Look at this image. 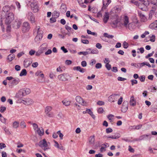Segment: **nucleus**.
I'll return each mask as SVG.
<instances>
[{"mask_svg":"<svg viewBox=\"0 0 157 157\" xmlns=\"http://www.w3.org/2000/svg\"><path fill=\"white\" fill-rule=\"evenodd\" d=\"M2 129L4 130V132H5V133L6 134L8 135H10L11 134L10 131H9V129L6 128V127H2Z\"/></svg>","mask_w":157,"mask_h":157,"instance_id":"nucleus-38","label":"nucleus"},{"mask_svg":"<svg viewBox=\"0 0 157 157\" xmlns=\"http://www.w3.org/2000/svg\"><path fill=\"white\" fill-rule=\"evenodd\" d=\"M36 132H37L38 134L40 136L43 135L44 133V129L42 128H41V129H40L39 128Z\"/></svg>","mask_w":157,"mask_h":157,"instance_id":"nucleus-34","label":"nucleus"},{"mask_svg":"<svg viewBox=\"0 0 157 157\" xmlns=\"http://www.w3.org/2000/svg\"><path fill=\"white\" fill-rule=\"evenodd\" d=\"M138 14L142 21L145 22L146 21V18L144 14L140 12H139Z\"/></svg>","mask_w":157,"mask_h":157,"instance_id":"nucleus-24","label":"nucleus"},{"mask_svg":"<svg viewBox=\"0 0 157 157\" xmlns=\"http://www.w3.org/2000/svg\"><path fill=\"white\" fill-rule=\"evenodd\" d=\"M11 12H10V7L9 6H6L3 7L2 8V14L4 15L6 14V13Z\"/></svg>","mask_w":157,"mask_h":157,"instance_id":"nucleus-9","label":"nucleus"},{"mask_svg":"<svg viewBox=\"0 0 157 157\" xmlns=\"http://www.w3.org/2000/svg\"><path fill=\"white\" fill-rule=\"evenodd\" d=\"M6 108L5 107L1 106L0 108V112L2 113L4 112L6 110Z\"/></svg>","mask_w":157,"mask_h":157,"instance_id":"nucleus-54","label":"nucleus"},{"mask_svg":"<svg viewBox=\"0 0 157 157\" xmlns=\"http://www.w3.org/2000/svg\"><path fill=\"white\" fill-rule=\"evenodd\" d=\"M151 3L152 4L157 6V0H150Z\"/></svg>","mask_w":157,"mask_h":157,"instance_id":"nucleus-64","label":"nucleus"},{"mask_svg":"<svg viewBox=\"0 0 157 157\" xmlns=\"http://www.w3.org/2000/svg\"><path fill=\"white\" fill-rule=\"evenodd\" d=\"M102 9H101V10L98 12L97 14V17H101L102 16V13H101Z\"/></svg>","mask_w":157,"mask_h":157,"instance_id":"nucleus-61","label":"nucleus"},{"mask_svg":"<svg viewBox=\"0 0 157 157\" xmlns=\"http://www.w3.org/2000/svg\"><path fill=\"white\" fill-rule=\"evenodd\" d=\"M52 17L57 18L59 16V13L56 11H55L52 13Z\"/></svg>","mask_w":157,"mask_h":157,"instance_id":"nucleus-33","label":"nucleus"},{"mask_svg":"<svg viewBox=\"0 0 157 157\" xmlns=\"http://www.w3.org/2000/svg\"><path fill=\"white\" fill-rule=\"evenodd\" d=\"M106 68L108 70H109L111 69V65L110 64H109V63H107L105 65Z\"/></svg>","mask_w":157,"mask_h":157,"instance_id":"nucleus-53","label":"nucleus"},{"mask_svg":"<svg viewBox=\"0 0 157 157\" xmlns=\"http://www.w3.org/2000/svg\"><path fill=\"white\" fill-rule=\"evenodd\" d=\"M103 35L104 37H107L108 38H112L114 37L112 35H109L107 33H105Z\"/></svg>","mask_w":157,"mask_h":157,"instance_id":"nucleus-43","label":"nucleus"},{"mask_svg":"<svg viewBox=\"0 0 157 157\" xmlns=\"http://www.w3.org/2000/svg\"><path fill=\"white\" fill-rule=\"evenodd\" d=\"M3 16L6 18L5 22L6 24H10L14 19L13 14L12 12L6 13Z\"/></svg>","mask_w":157,"mask_h":157,"instance_id":"nucleus-1","label":"nucleus"},{"mask_svg":"<svg viewBox=\"0 0 157 157\" xmlns=\"http://www.w3.org/2000/svg\"><path fill=\"white\" fill-rule=\"evenodd\" d=\"M81 42L84 44H88L89 43V42L88 41V40H83V39H81Z\"/></svg>","mask_w":157,"mask_h":157,"instance_id":"nucleus-58","label":"nucleus"},{"mask_svg":"<svg viewBox=\"0 0 157 157\" xmlns=\"http://www.w3.org/2000/svg\"><path fill=\"white\" fill-rule=\"evenodd\" d=\"M106 132L107 133H109L113 132L112 129L110 128H109L106 129Z\"/></svg>","mask_w":157,"mask_h":157,"instance_id":"nucleus-56","label":"nucleus"},{"mask_svg":"<svg viewBox=\"0 0 157 157\" xmlns=\"http://www.w3.org/2000/svg\"><path fill=\"white\" fill-rule=\"evenodd\" d=\"M43 36L37 35L35 38V41L36 42H39L42 39Z\"/></svg>","mask_w":157,"mask_h":157,"instance_id":"nucleus-32","label":"nucleus"},{"mask_svg":"<svg viewBox=\"0 0 157 157\" xmlns=\"http://www.w3.org/2000/svg\"><path fill=\"white\" fill-rule=\"evenodd\" d=\"M30 6L34 12H36L38 11V6L36 3L32 2L30 4Z\"/></svg>","mask_w":157,"mask_h":157,"instance_id":"nucleus-6","label":"nucleus"},{"mask_svg":"<svg viewBox=\"0 0 157 157\" xmlns=\"http://www.w3.org/2000/svg\"><path fill=\"white\" fill-rule=\"evenodd\" d=\"M21 20L20 19H17L13 22V25L14 28L16 29L20 28L22 23Z\"/></svg>","mask_w":157,"mask_h":157,"instance_id":"nucleus-4","label":"nucleus"},{"mask_svg":"<svg viewBox=\"0 0 157 157\" xmlns=\"http://www.w3.org/2000/svg\"><path fill=\"white\" fill-rule=\"evenodd\" d=\"M134 27V25L133 24H132L131 23H129L128 24V29L130 30H132V29L133 27Z\"/></svg>","mask_w":157,"mask_h":157,"instance_id":"nucleus-62","label":"nucleus"},{"mask_svg":"<svg viewBox=\"0 0 157 157\" xmlns=\"http://www.w3.org/2000/svg\"><path fill=\"white\" fill-rule=\"evenodd\" d=\"M13 79L11 82V83L13 85H17L20 82V80L18 78H13Z\"/></svg>","mask_w":157,"mask_h":157,"instance_id":"nucleus-31","label":"nucleus"},{"mask_svg":"<svg viewBox=\"0 0 157 157\" xmlns=\"http://www.w3.org/2000/svg\"><path fill=\"white\" fill-rule=\"evenodd\" d=\"M104 112V109L102 107L98 108V112L99 113H102Z\"/></svg>","mask_w":157,"mask_h":157,"instance_id":"nucleus-60","label":"nucleus"},{"mask_svg":"<svg viewBox=\"0 0 157 157\" xmlns=\"http://www.w3.org/2000/svg\"><path fill=\"white\" fill-rule=\"evenodd\" d=\"M45 114L49 117H52L54 116V113L52 112H49Z\"/></svg>","mask_w":157,"mask_h":157,"instance_id":"nucleus-48","label":"nucleus"},{"mask_svg":"<svg viewBox=\"0 0 157 157\" xmlns=\"http://www.w3.org/2000/svg\"><path fill=\"white\" fill-rule=\"evenodd\" d=\"M120 137V134L118 133H116L114 136H111L108 137L107 138H112L113 139H117L118 138Z\"/></svg>","mask_w":157,"mask_h":157,"instance_id":"nucleus-27","label":"nucleus"},{"mask_svg":"<svg viewBox=\"0 0 157 157\" xmlns=\"http://www.w3.org/2000/svg\"><path fill=\"white\" fill-rule=\"evenodd\" d=\"M22 101H24V104L25 105H29L33 104V100L30 98H26L25 100H22Z\"/></svg>","mask_w":157,"mask_h":157,"instance_id":"nucleus-16","label":"nucleus"},{"mask_svg":"<svg viewBox=\"0 0 157 157\" xmlns=\"http://www.w3.org/2000/svg\"><path fill=\"white\" fill-rule=\"evenodd\" d=\"M56 18L54 17H52L50 18V22L51 23H53L56 22Z\"/></svg>","mask_w":157,"mask_h":157,"instance_id":"nucleus-50","label":"nucleus"},{"mask_svg":"<svg viewBox=\"0 0 157 157\" xmlns=\"http://www.w3.org/2000/svg\"><path fill=\"white\" fill-rule=\"evenodd\" d=\"M15 56V55L13 54H9L8 56L7 59L10 61H11L14 59Z\"/></svg>","mask_w":157,"mask_h":157,"instance_id":"nucleus-30","label":"nucleus"},{"mask_svg":"<svg viewBox=\"0 0 157 157\" xmlns=\"http://www.w3.org/2000/svg\"><path fill=\"white\" fill-rule=\"evenodd\" d=\"M119 22V21L118 19H116L115 20L112 21L110 24L111 26L114 28H116L117 26V24Z\"/></svg>","mask_w":157,"mask_h":157,"instance_id":"nucleus-21","label":"nucleus"},{"mask_svg":"<svg viewBox=\"0 0 157 157\" xmlns=\"http://www.w3.org/2000/svg\"><path fill=\"white\" fill-rule=\"evenodd\" d=\"M52 107L50 106H47L45 109V113H47L50 112L52 110Z\"/></svg>","mask_w":157,"mask_h":157,"instance_id":"nucleus-39","label":"nucleus"},{"mask_svg":"<svg viewBox=\"0 0 157 157\" xmlns=\"http://www.w3.org/2000/svg\"><path fill=\"white\" fill-rule=\"evenodd\" d=\"M25 96V95L22 89L20 90L16 95V97L17 98H21Z\"/></svg>","mask_w":157,"mask_h":157,"instance_id":"nucleus-18","label":"nucleus"},{"mask_svg":"<svg viewBox=\"0 0 157 157\" xmlns=\"http://www.w3.org/2000/svg\"><path fill=\"white\" fill-rule=\"evenodd\" d=\"M22 89V90L25 95L29 94L31 92L30 89L28 88H25Z\"/></svg>","mask_w":157,"mask_h":157,"instance_id":"nucleus-29","label":"nucleus"},{"mask_svg":"<svg viewBox=\"0 0 157 157\" xmlns=\"http://www.w3.org/2000/svg\"><path fill=\"white\" fill-rule=\"evenodd\" d=\"M30 26L28 22H25L23 24L22 27V31L23 33H25L29 31Z\"/></svg>","mask_w":157,"mask_h":157,"instance_id":"nucleus-3","label":"nucleus"},{"mask_svg":"<svg viewBox=\"0 0 157 157\" xmlns=\"http://www.w3.org/2000/svg\"><path fill=\"white\" fill-rule=\"evenodd\" d=\"M130 3H133L134 5L136 6H139L140 4L139 2L138 1H136V0H132L130 1Z\"/></svg>","mask_w":157,"mask_h":157,"instance_id":"nucleus-40","label":"nucleus"},{"mask_svg":"<svg viewBox=\"0 0 157 157\" xmlns=\"http://www.w3.org/2000/svg\"><path fill=\"white\" fill-rule=\"evenodd\" d=\"M119 94H113L110 96L108 98V101L110 102H114L115 101L113 100L116 99V97L117 96H119Z\"/></svg>","mask_w":157,"mask_h":157,"instance_id":"nucleus-17","label":"nucleus"},{"mask_svg":"<svg viewBox=\"0 0 157 157\" xmlns=\"http://www.w3.org/2000/svg\"><path fill=\"white\" fill-rule=\"evenodd\" d=\"M104 17L103 19V21L105 23H106L109 18V14L108 12H106L105 13L104 15Z\"/></svg>","mask_w":157,"mask_h":157,"instance_id":"nucleus-20","label":"nucleus"},{"mask_svg":"<svg viewBox=\"0 0 157 157\" xmlns=\"http://www.w3.org/2000/svg\"><path fill=\"white\" fill-rule=\"evenodd\" d=\"M32 61L30 59H26L24 61V67L27 68L29 67L32 63Z\"/></svg>","mask_w":157,"mask_h":157,"instance_id":"nucleus-11","label":"nucleus"},{"mask_svg":"<svg viewBox=\"0 0 157 157\" xmlns=\"http://www.w3.org/2000/svg\"><path fill=\"white\" fill-rule=\"evenodd\" d=\"M139 79L141 82H144L145 79V76L144 75H142L139 77Z\"/></svg>","mask_w":157,"mask_h":157,"instance_id":"nucleus-55","label":"nucleus"},{"mask_svg":"<svg viewBox=\"0 0 157 157\" xmlns=\"http://www.w3.org/2000/svg\"><path fill=\"white\" fill-rule=\"evenodd\" d=\"M143 5L144 6V8H141V9L143 11H146L147 10V7L149 6L150 3L148 0H144V1Z\"/></svg>","mask_w":157,"mask_h":157,"instance_id":"nucleus-10","label":"nucleus"},{"mask_svg":"<svg viewBox=\"0 0 157 157\" xmlns=\"http://www.w3.org/2000/svg\"><path fill=\"white\" fill-rule=\"evenodd\" d=\"M38 145L41 148L44 147L45 148L44 149V151H46L49 148L47 147L48 146V144L45 139L40 140L39 143Z\"/></svg>","mask_w":157,"mask_h":157,"instance_id":"nucleus-2","label":"nucleus"},{"mask_svg":"<svg viewBox=\"0 0 157 157\" xmlns=\"http://www.w3.org/2000/svg\"><path fill=\"white\" fill-rule=\"evenodd\" d=\"M33 126L34 129L36 131L37 130L39 129L38 127V125L35 123H33Z\"/></svg>","mask_w":157,"mask_h":157,"instance_id":"nucleus-52","label":"nucleus"},{"mask_svg":"<svg viewBox=\"0 0 157 157\" xmlns=\"http://www.w3.org/2000/svg\"><path fill=\"white\" fill-rule=\"evenodd\" d=\"M27 74V72L26 71V70L25 69H23L21 71L20 74V76H25Z\"/></svg>","mask_w":157,"mask_h":157,"instance_id":"nucleus-35","label":"nucleus"},{"mask_svg":"<svg viewBox=\"0 0 157 157\" xmlns=\"http://www.w3.org/2000/svg\"><path fill=\"white\" fill-rule=\"evenodd\" d=\"M102 67V65L101 63H98L95 65V67L97 69L101 68Z\"/></svg>","mask_w":157,"mask_h":157,"instance_id":"nucleus-59","label":"nucleus"},{"mask_svg":"<svg viewBox=\"0 0 157 157\" xmlns=\"http://www.w3.org/2000/svg\"><path fill=\"white\" fill-rule=\"evenodd\" d=\"M142 125H139L136 126L134 125L133 126H131L129 128L130 129H131L132 130H135V129H139L141 128Z\"/></svg>","mask_w":157,"mask_h":157,"instance_id":"nucleus-26","label":"nucleus"},{"mask_svg":"<svg viewBox=\"0 0 157 157\" xmlns=\"http://www.w3.org/2000/svg\"><path fill=\"white\" fill-rule=\"evenodd\" d=\"M74 70L79 71L80 72L83 73L85 72V69L83 68H81L80 66H78L77 67H73Z\"/></svg>","mask_w":157,"mask_h":157,"instance_id":"nucleus-22","label":"nucleus"},{"mask_svg":"<svg viewBox=\"0 0 157 157\" xmlns=\"http://www.w3.org/2000/svg\"><path fill=\"white\" fill-rule=\"evenodd\" d=\"M123 46L125 49H127L128 47V44L126 41H124L123 44Z\"/></svg>","mask_w":157,"mask_h":157,"instance_id":"nucleus-51","label":"nucleus"},{"mask_svg":"<svg viewBox=\"0 0 157 157\" xmlns=\"http://www.w3.org/2000/svg\"><path fill=\"white\" fill-rule=\"evenodd\" d=\"M47 44L45 43L43 44L41 46V47L38 50L41 53H43L47 49Z\"/></svg>","mask_w":157,"mask_h":157,"instance_id":"nucleus-15","label":"nucleus"},{"mask_svg":"<svg viewBox=\"0 0 157 157\" xmlns=\"http://www.w3.org/2000/svg\"><path fill=\"white\" fill-rule=\"evenodd\" d=\"M95 138L94 136H91L89 138V142L90 144L94 145V143Z\"/></svg>","mask_w":157,"mask_h":157,"instance_id":"nucleus-28","label":"nucleus"},{"mask_svg":"<svg viewBox=\"0 0 157 157\" xmlns=\"http://www.w3.org/2000/svg\"><path fill=\"white\" fill-rule=\"evenodd\" d=\"M35 30V31H37V35L43 36V32L42 29L40 28L39 26H36Z\"/></svg>","mask_w":157,"mask_h":157,"instance_id":"nucleus-13","label":"nucleus"},{"mask_svg":"<svg viewBox=\"0 0 157 157\" xmlns=\"http://www.w3.org/2000/svg\"><path fill=\"white\" fill-rule=\"evenodd\" d=\"M156 6L152 7L150 11V12L154 14L156 10Z\"/></svg>","mask_w":157,"mask_h":157,"instance_id":"nucleus-45","label":"nucleus"},{"mask_svg":"<svg viewBox=\"0 0 157 157\" xmlns=\"http://www.w3.org/2000/svg\"><path fill=\"white\" fill-rule=\"evenodd\" d=\"M106 147V145L105 144H103L101 145L100 148V151L102 152L103 151V149L105 148Z\"/></svg>","mask_w":157,"mask_h":157,"instance_id":"nucleus-57","label":"nucleus"},{"mask_svg":"<svg viewBox=\"0 0 157 157\" xmlns=\"http://www.w3.org/2000/svg\"><path fill=\"white\" fill-rule=\"evenodd\" d=\"M98 50L96 49H92L91 48V54H98Z\"/></svg>","mask_w":157,"mask_h":157,"instance_id":"nucleus-41","label":"nucleus"},{"mask_svg":"<svg viewBox=\"0 0 157 157\" xmlns=\"http://www.w3.org/2000/svg\"><path fill=\"white\" fill-rule=\"evenodd\" d=\"M149 28L152 29H157V20L151 23L149 25Z\"/></svg>","mask_w":157,"mask_h":157,"instance_id":"nucleus-23","label":"nucleus"},{"mask_svg":"<svg viewBox=\"0 0 157 157\" xmlns=\"http://www.w3.org/2000/svg\"><path fill=\"white\" fill-rule=\"evenodd\" d=\"M123 23L121 24L122 25H124L126 27H127L128 24L129 23V18L127 16H125L123 19Z\"/></svg>","mask_w":157,"mask_h":157,"instance_id":"nucleus-14","label":"nucleus"},{"mask_svg":"<svg viewBox=\"0 0 157 157\" xmlns=\"http://www.w3.org/2000/svg\"><path fill=\"white\" fill-rule=\"evenodd\" d=\"M0 120L2 123L6 124L7 119L2 116L0 118Z\"/></svg>","mask_w":157,"mask_h":157,"instance_id":"nucleus-47","label":"nucleus"},{"mask_svg":"<svg viewBox=\"0 0 157 157\" xmlns=\"http://www.w3.org/2000/svg\"><path fill=\"white\" fill-rule=\"evenodd\" d=\"M111 2V0H103V6L102 7V9H105Z\"/></svg>","mask_w":157,"mask_h":157,"instance_id":"nucleus-19","label":"nucleus"},{"mask_svg":"<svg viewBox=\"0 0 157 157\" xmlns=\"http://www.w3.org/2000/svg\"><path fill=\"white\" fill-rule=\"evenodd\" d=\"M130 105L132 106H134L136 105V101L133 96H132L130 98Z\"/></svg>","mask_w":157,"mask_h":157,"instance_id":"nucleus-25","label":"nucleus"},{"mask_svg":"<svg viewBox=\"0 0 157 157\" xmlns=\"http://www.w3.org/2000/svg\"><path fill=\"white\" fill-rule=\"evenodd\" d=\"M149 89L151 90V91L152 92H156L157 89V87L153 86H151Z\"/></svg>","mask_w":157,"mask_h":157,"instance_id":"nucleus-44","label":"nucleus"},{"mask_svg":"<svg viewBox=\"0 0 157 157\" xmlns=\"http://www.w3.org/2000/svg\"><path fill=\"white\" fill-rule=\"evenodd\" d=\"M128 103L127 101H124L123 103L122 106L121 108V111L125 113L128 109Z\"/></svg>","mask_w":157,"mask_h":157,"instance_id":"nucleus-7","label":"nucleus"},{"mask_svg":"<svg viewBox=\"0 0 157 157\" xmlns=\"http://www.w3.org/2000/svg\"><path fill=\"white\" fill-rule=\"evenodd\" d=\"M5 147H6V145L4 143H0V149H2Z\"/></svg>","mask_w":157,"mask_h":157,"instance_id":"nucleus-63","label":"nucleus"},{"mask_svg":"<svg viewBox=\"0 0 157 157\" xmlns=\"http://www.w3.org/2000/svg\"><path fill=\"white\" fill-rule=\"evenodd\" d=\"M63 105H64L65 106H67L69 105L71 103V102L70 101H68L67 100H63L62 101Z\"/></svg>","mask_w":157,"mask_h":157,"instance_id":"nucleus-37","label":"nucleus"},{"mask_svg":"<svg viewBox=\"0 0 157 157\" xmlns=\"http://www.w3.org/2000/svg\"><path fill=\"white\" fill-rule=\"evenodd\" d=\"M75 100L77 102L82 105H86V102L83 99L79 96H77L75 98Z\"/></svg>","mask_w":157,"mask_h":157,"instance_id":"nucleus-8","label":"nucleus"},{"mask_svg":"<svg viewBox=\"0 0 157 157\" xmlns=\"http://www.w3.org/2000/svg\"><path fill=\"white\" fill-rule=\"evenodd\" d=\"M87 33L89 34H91L94 36H97V34L96 33L92 32L90 30L87 29Z\"/></svg>","mask_w":157,"mask_h":157,"instance_id":"nucleus-46","label":"nucleus"},{"mask_svg":"<svg viewBox=\"0 0 157 157\" xmlns=\"http://www.w3.org/2000/svg\"><path fill=\"white\" fill-rule=\"evenodd\" d=\"M68 75L67 74H63L58 76V79L61 81H65L68 80Z\"/></svg>","mask_w":157,"mask_h":157,"instance_id":"nucleus-5","label":"nucleus"},{"mask_svg":"<svg viewBox=\"0 0 157 157\" xmlns=\"http://www.w3.org/2000/svg\"><path fill=\"white\" fill-rule=\"evenodd\" d=\"M150 135L144 134L140 136L139 137V140H144L146 137H148Z\"/></svg>","mask_w":157,"mask_h":157,"instance_id":"nucleus-36","label":"nucleus"},{"mask_svg":"<svg viewBox=\"0 0 157 157\" xmlns=\"http://www.w3.org/2000/svg\"><path fill=\"white\" fill-rule=\"evenodd\" d=\"M149 37H150V40L152 42H155V35H153L152 36H149Z\"/></svg>","mask_w":157,"mask_h":157,"instance_id":"nucleus-49","label":"nucleus"},{"mask_svg":"<svg viewBox=\"0 0 157 157\" xmlns=\"http://www.w3.org/2000/svg\"><path fill=\"white\" fill-rule=\"evenodd\" d=\"M19 124V123L18 122L16 121H14L13 123V127L15 128H18Z\"/></svg>","mask_w":157,"mask_h":157,"instance_id":"nucleus-42","label":"nucleus"},{"mask_svg":"<svg viewBox=\"0 0 157 157\" xmlns=\"http://www.w3.org/2000/svg\"><path fill=\"white\" fill-rule=\"evenodd\" d=\"M28 18L30 20V21L33 23L35 21V18L33 13L31 12H29L28 13L27 15Z\"/></svg>","mask_w":157,"mask_h":157,"instance_id":"nucleus-12","label":"nucleus"}]
</instances>
